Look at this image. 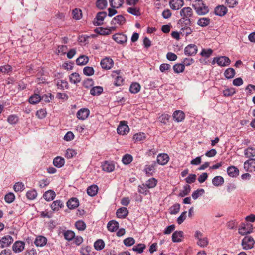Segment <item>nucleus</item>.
<instances>
[{
	"instance_id": "1",
	"label": "nucleus",
	"mask_w": 255,
	"mask_h": 255,
	"mask_svg": "<svg viewBox=\"0 0 255 255\" xmlns=\"http://www.w3.org/2000/svg\"><path fill=\"white\" fill-rule=\"evenodd\" d=\"M180 15L182 18L180 20L181 22H184L186 25H190L191 21L190 18L193 15V12L190 7L183 8L180 11Z\"/></svg>"
},
{
	"instance_id": "2",
	"label": "nucleus",
	"mask_w": 255,
	"mask_h": 255,
	"mask_svg": "<svg viewBox=\"0 0 255 255\" xmlns=\"http://www.w3.org/2000/svg\"><path fill=\"white\" fill-rule=\"evenodd\" d=\"M192 7L196 13L199 15H204L209 12V8L201 0H196L193 1Z\"/></svg>"
},
{
	"instance_id": "3",
	"label": "nucleus",
	"mask_w": 255,
	"mask_h": 255,
	"mask_svg": "<svg viewBox=\"0 0 255 255\" xmlns=\"http://www.w3.org/2000/svg\"><path fill=\"white\" fill-rule=\"evenodd\" d=\"M255 241L254 239L250 236H245L242 241L243 248L245 250L251 249L254 247Z\"/></svg>"
},
{
	"instance_id": "4",
	"label": "nucleus",
	"mask_w": 255,
	"mask_h": 255,
	"mask_svg": "<svg viewBox=\"0 0 255 255\" xmlns=\"http://www.w3.org/2000/svg\"><path fill=\"white\" fill-rule=\"evenodd\" d=\"M117 133L120 135H125L128 134L129 131V128L127 125V123L125 121H121L117 129Z\"/></svg>"
},
{
	"instance_id": "5",
	"label": "nucleus",
	"mask_w": 255,
	"mask_h": 255,
	"mask_svg": "<svg viewBox=\"0 0 255 255\" xmlns=\"http://www.w3.org/2000/svg\"><path fill=\"white\" fill-rule=\"evenodd\" d=\"M198 51L197 46L194 44H190L185 47L184 49V53L187 56H194Z\"/></svg>"
},
{
	"instance_id": "6",
	"label": "nucleus",
	"mask_w": 255,
	"mask_h": 255,
	"mask_svg": "<svg viewBox=\"0 0 255 255\" xmlns=\"http://www.w3.org/2000/svg\"><path fill=\"white\" fill-rule=\"evenodd\" d=\"M244 168L248 172L255 171V159L251 158L246 160L244 163Z\"/></svg>"
},
{
	"instance_id": "7",
	"label": "nucleus",
	"mask_w": 255,
	"mask_h": 255,
	"mask_svg": "<svg viewBox=\"0 0 255 255\" xmlns=\"http://www.w3.org/2000/svg\"><path fill=\"white\" fill-rule=\"evenodd\" d=\"M253 229L252 225L242 224L239 228L238 232L241 235H245L252 233Z\"/></svg>"
},
{
	"instance_id": "8",
	"label": "nucleus",
	"mask_w": 255,
	"mask_h": 255,
	"mask_svg": "<svg viewBox=\"0 0 255 255\" xmlns=\"http://www.w3.org/2000/svg\"><path fill=\"white\" fill-rule=\"evenodd\" d=\"M215 61H216L219 66L223 67L228 66L231 62L230 59L226 56H221L215 58L213 60V62Z\"/></svg>"
},
{
	"instance_id": "9",
	"label": "nucleus",
	"mask_w": 255,
	"mask_h": 255,
	"mask_svg": "<svg viewBox=\"0 0 255 255\" xmlns=\"http://www.w3.org/2000/svg\"><path fill=\"white\" fill-rule=\"evenodd\" d=\"M106 16L107 13L106 12L103 11L98 12L97 14L96 18L93 22L94 25L99 26L102 25L103 21Z\"/></svg>"
},
{
	"instance_id": "10",
	"label": "nucleus",
	"mask_w": 255,
	"mask_h": 255,
	"mask_svg": "<svg viewBox=\"0 0 255 255\" xmlns=\"http://www.w3.org/2000/svg\"><path fill=\"white\" fill-rule=\"evenodd\" d=\"M100 64L103 69L109 70L113 66L114 62L111 58L106 57L101 61Z\"/></svg>"
},
{
	"instance_id": "11",
	"label": "nucleus",
	"mask_w": 255,
	"mask_h": 255,
	"mask_svg": "<svg viewBox=\"0 0 255 255\" xmlns=\"http://www.w3.org/2000/svg\"><path fill=\"white\" fill-rule=\"evenodd\" d=\"M120 70L113 71L112 73V77L115 78V85L116 86H120L123 84L124 79L120 75Z\"/></svg>"
},
{
	"instance_id": "12",
	"label": "nucleus",
	"mask_w": 255,
	"mask_h": 255,
	"mask_svg": "<svg viewBox=\"0 0 255 255\" xmlns=\"http://www.w3.org/2000/svg\"><path fill=\"white\" fill-rule=\"evenodd\" d=\"M13 242V238L10 235L3 237L0 240V247L3 248L8 247Z\"/></svg>"
},
{
	"instance_id": "13",
	"label": "nucleus",
	"mask_w": 255,
	"mask_h": 255,
	"mask_svg": "<svg viewBox=\"0 0 255 255\" xmlns=\"http://www.w3.org/2000/svg\"><path fill=\"white\" fill-rule=\"evenodd\" d=\"M113 39L119 44H124L127 41V37L123 33H116L113 35Z\"/></svg>"
},
{
	"instance_id": "14",
	"label": "nucleus",
	"mask_w": 255,
	"mask_h": 255,
	"mask_svg": "<svg viewBox=\"0 0 255 255\" xmlns=\"http://www.w3.org/2000/svg\"><path fill=\"white\" fill-rule=\"evenodd\" d=\"M89 113V110L88 108H84L80 109L77 112L76 115L78 119L84 120L88 117Z\"/></svg>"
},
{
	"instance_id": "15",
	"label": "nucleus",
	"mask_w": 255,
	"mask_h": 255,
	"mask_svg": "<svg viewBox=\"0 0 255 255\" xmlns=\"http://www.w3.org/2000/svg\"><path fill=\"white\" fill-rule=\"evenodd\" d=\"M169 160V157L167 154L161 153L158 155L157 157V163L161 165H166Z\"/></svg>"
},
{
	"instance_id": "16",
	"label": "nucleus",
	"mask_w": 255,
	"mask_h": 255,
	"mask_svg": "<svg viewBox=\"0 0 255 255\" xmlns=\"http://www.w3.org/2000/svg\"><path fill=\"white\" fill-rule=\"evenodd\" d=\"M183 5V0H171L169 2L170 8L174 10L179 9Z\"/></svg>"
},
{
	"instance_id": "17",
	"label": "nucleus",
	"mask_w": 255,
	"mask_h": 255,
	"mask_svg": "<svg viewBox=\"0 0 255 255\" xmlns=\"http://www.w3.org/2000/svg\"><path fill=\"white\" fill-rule=\"evenodd\" d=\"M24 246L25 243L24 242L17 241L13 244L12 249L15 253H20L24 250Z\"/></svg>"
},
{
	"instance_id": "18",
	"label": "nucleus",
	"mask_w": 255,
	"mask_h": 255,
	"mask_svg": "<svg viewBox=\"0 0 255 255\" xmlns=\"http://www.w3.org/2000/svg\"><path fill=\"white\" fill-rule=\"evenodd\" d=\"M102 170L107 172H111L115 169V165L112 162L105 161L102 165Z\"/></svg>"
},
{
	"instance_id": "19",
	"label": "nucleus",
	"mask_w": 255,
	"mask_h": 255,
	"mask_svg": "<svg viewBox=\"0 0 255 255\" xmlns=\"http://www.w3.org/2000/svg\"><path fill=\"white\" fill-rule=\"evenodd\" d=\"M227 12V9L226 7L224 5H219L215 7L214 9L215 14L219 16H223Z\"/></svg>"
},
{
	"instance_id": "20",
	"label": "nucleus",
	"mask_w": 255,
	"mask_h": 255,
	"mask_svg": "<svg viewBox=\"0 0 255 255\" xmlns=\"http://www.w3.org/2000/svg\"><path fill=\"white\" fill-rule=\"evenodd\" d=\"M173 118L177 122L182 121L185 118L184 113L181 110H176L173 114Z\"/></svg>"
},
{
	"instance_id": "21",
	"label": "nucleus",
	"mask_w": 255,
	"mask_h": 255,
	"mask_svg": "<svg viewBox=\"0 0 255 255\" xmlns=\"http://www.w3.org/2000/svg\"><path fill=\"white\" fill-rule=\"evenodd\" d=\"M228 175L231 177H236L239 174V169L234 166H230L227 169Z\"/></svg>"
},
{
	"instance_id": "22",
	"label": "nucleus",
	"mask_w": 255,
	"mask_h": 255,
	"mask_svg": "<svg viewBox=\"0 0 255 255\" xmlns=\"http://www.w3.org/2000/svg\"><path fill=\"white\" fill-rule=\"evenodd\" d=\"M245 156L249 159L255 157V148L250 146L246 148L244 151Z\"/></svg>"
},
{
	"instance_id": "23",
	"label": "nucleus",
	"mask_w": 255,
	"mask_h": 255,
	"mask_svg": "<svg viewBox=\"0 0 255 255\" xmlns=\"http://www.w3.org/2000/svg\"><path fill=\"white\" fill-rule=\"evenodd\" d=\"M183 238V232L181 231H176L172 235V240L173 242H180Z\"/></svg>"
},
{
	"instance_id": "24",
	"label": "nucleus",
	"mask_w": 255,
	"mask_h": 255,
	"mask_svg": "<svg viewBox=\"0 0 255 255\" xmlns=\"http://www.w3.org/2000/svg\"><path fill=\"white\" fill-rule=\"evenodd\" d=\"M126 21V19L125 17L121 15H119L116 17H115L111 21V24L116 25L118 24L120 25H123Z\"/></svg>"
},
{
	"instance_id": "25",
	"label": "nucleus",
	"mask_w": 255,
	"mask_h": 255,
	"mask_svg": "<svg viewBox=\"0 0 255 255\" xmlns=\"http://www.w3.org/2000/svg\"><path fill=\"white\" fill-rule=\"evenodd\" d=\"M128 214V211L126 207H121L118 209L116 212L118 218H125Z\"/></svg>"
},
{
	"instance_id": "26",
	"label": "nucleus",
	"mask_w": 255,
	"mask_h": 255,
	"mask_svg": "<svg viewBox=\"0 0 255 255\" xmlns=\"http://www.w3.org/2000/svg\"><path fill=\"white\" fill-rule=\"evenodd\" d=\"M47 239L43 236H39L37 237L34 241V243L36 246L43 247L47 243Z\"/></svg>"
},
{
	"instance_id": "27",
	"label": "nucleus",
	"mask_w": 255,
	"mask_h": 255,
	"mask_svg": "<svg viewBox=\"0 0 255 255\" xmlns=\"http://www.w3.org/2000/svg\"><path fill=\"white\" fill-rule=\"evenodd\" d=\"M67 206L70 209H75L79 206V201L76 198H72L67 201Z\"/></svg>"
},
{
	"instance_id": "28",
	"label": "nucleus",
	"mask_w": 255,
	"mask_h": 255,
	"mask_svg": "<svg viewBox=\"0 0 255 255\" xmlns=\"http://www.w3.org/2000/svg\"><path fill=\"white\" fill-rule=\"evenodd\" d=\"M98 191V187L96 185H92L87 189V193L88 195L93 197L95 196Z\"/></svg>"
},
{
	"instance_id": "29",
	"label": "nucleus",
	"mask_w": 255,
	"mask_h": 255,
	"mask_svg": "<svg viewBox=\"0 0 255 255\" xmlns=\"http://www.w3.org/2000/svg\"><path fill=\"white\" fill-rule=\"evenodd\" d=\"M53 165L57 167L61 168L64 166L65 164L64 159L60 156L55 157L53 161Z\"/></svg>"
},
{
	"instance_id": "30",
	"label": "nucleus",
	"mask_w": 255,
	"mask_h": 255,
	"mask_svg": "<svg viewBox=\"0 0 255 255\" xmlns=\"http://www.w3.org/2000/svg\"><path fill=\"white\" fill-rule=\"evenodd\" d=\"M119 227V223L118 222L112 220L109 222L107 224L108 230L110 232H114L117 230Z\"/></svg>"
},
{
	"instance_id": "31",
	"label": "nucleus",
	"mask_w": 255,
	"mask_h": 255,
	"mask_svg": "<svg viewBox=\"0 0 255 255\" xmlns=\"http://www.w3.org/2000/svg\"><path fill=\"white\" fill-rule=\"evenodd\" d=\"M63 206V202L60 200L54 201L51 205V208L53 211H58Z\"/></svg>"
},
{
	"instance_id": "32",
	"label": "nucleus",
	"mask_w": 255,
	"mask_h": 255,
	"mask_svg": "<svg viewBox=\"0 0 255 255\" xmlns=\"http://www.w3.org/2000/svg\"><path fill=\"white\" fill-rule=\"evenodd\" d=\"M56 84L58 89L60 90H64V89H68V83L67 81L65 80H57Z\"/></svg>"
},
{
	"instance_id": "33",
	"label": "nucleus",
	"mask_w": 255,
	"mask_h": 255,
	"mask_svg": "<svg viewBox=\"0 0 255 255\" xmlns=\"http://www.w3.org/2000/svg\"><path fill=\"white\" fill-rule=\"evenodd\" d=\"M69 81L73 84H77L80 82L81 77L78 73H73L69 76Z\"/></svg>"
},
{
	"instance_id": "34",
	"label": "nucleus",
	"mask_w": 255,
	"mask_h": 255,
	"mask_svg": "<svg viewBox=\"0 0 255 255\" xmlns=\"http://www.w3.org/2000/svg\"><path fill=\"white\" fill-rule=\"evenodd\" d=\"M55 196V193L53 191L49 190L45 192V193L43 194V198L46 201H50L53 200Z\"/></svg>"
},
{
	"instance_id": "35",
	"label": "nucleus",
	"mask_w": 255,
	"mask_h": 255,
	"mask_svg": "<svg viewBox=\"0 0 255 255\" xmlns=\"http://www.w3.org/2000/svg\"><path fill=\"white\" fill-rule=\"evenodd\" d=\"M144 171L147 176H152L155 171V165L152 164L145 165Z\"/></svg>"
},
{
	"instance_id": "36",
	"label": "nucleus",
	"mask_w": 255,
	"mask_h": 255,
	"mask_svg": "<svg viewBox=\"0 0 255 255\" xmlns=\"http://www.w3.org/2000/svg\"><path fill=\"white\" fill-rule=\"evenodd\" d=\"M212 184L216 187L220 186L223 184L224 182V178L220 176H217L212 179Z\"/></svg>"
},
{
	"instance_id": "37",
	"label": "nucleus",
	"mask_w": 255,
	"mask_h": 255,
	"mask_svg": "<svg viewBox=\"0 0 255 255\" xmlns=\"http://www.w3.org/2000/svg\"><path fill=\"white\" fill-rule=\"evenodd\" d=\"M124 0H109L110 4L113 8H119L124 3Z\"/></svg>"
},
{
	"instance_id": "38",
	"label": "nucleus",
	"mask_w": 255,
	"mask_h": 255,
	"mask_svg": "<svg viewBox=\"0 0 255 255\" xmlns=\"http://www.w3.org/2000/svg\"><path fill=\"white\" fill-rule=\"evenodd\" d=\"M141 88L140 84L137 82L132 83L129 88V91L131 93L136 94L139 92Z\"/></svg>"
},
{
	"instance_id": "39",
	"label": "nucleus",
	"mask_w": 255,
	"mask_h": 255,
	"mask_svg": "<svg viewBox=\"0 0 255 255\" xmlns=\"http://www.w3.org/2000/svg\"><path fill=\"white\" fill-rule=\"evenodd\" d=\"M89 61V58L87 56L81 55L76 59V64L78 65H85Z\"/></svg>"
},
{
	"instance_id": "40",
	"label": "nucleus",
	"mask_w": 255,
	"mask_h": 255,
	"mask_svg": "<svg viewBox=\"0 0 255 255\" xmlns=\"http://www.w3.org/2000/svg\"><path fill=\"white\" fill-rule=\"evenodd\" d=\"M103 91V89L101 86H95L92 87L90 90V94L93 96H97L101 94Z\"/></svg>"
},
{
	"instance_id": "41",
	"label": "nucleus",
	"mask_w": 255,
	"mask_h": 255,
	"mask_svg": "<svg viewBox=\"0 0 255 255\" xmlns=\"http://www.w3.org/2000/svg\"><path fill=\"white\" fill-rule=\"evenodd\" d=\"M138 192L140 194L147 195L149 193L148 187L145 184H142L138 186Z\"/></svg>"
},
{
	"instance_id": "42",
	"label": "nucleus",
	"mask_w": 255,
	"mask_h": 255,
	"mask_svg": "<svg viewBox=\"0 0 255 255\" xmlns=\"http://www.w3.org/2000/svg\"><path fill=\"white\" fill-rule=\"evenodd\" d=\"M224 74L227 79H232L235 75V71L233 68H229L225 70Z\"/></svg>"
},
{
	"instance_id": "43",
	"label": "nucleus",
	"mask_w": 255,
	"mask_h": 255,
	"mask_svg": "<svg viewBox=\"0 0 255 255\" xmlns=\"http://www.w3.org/2000/svg\"><path fill=\"white\" fill-rule=\"evenodd\" d=\"M210 22V19L209 18H201L197 21V24L201 27H206L208 26Z\"/></svg>"
},
{
	"instance_id": "44",
	"label": "nucleus",
	"mask_w": 255,
	"mask_h": 255,
	"mask_svg": "<svg viewBox=\"0 0 255 255\" xmlns=\"http://www.w3.org/2000/svg\"><path fill=\"white\" fill-rule=\"evenodd\" d=\"M192 32V29L187 25L182 27L180 30V34L186 37L191 34Z\"/></svg>"
},
{
	"instance_id": "45",
	"label": "nucleus",
	"mask_w": 255,
	"mask_h": 255,
	"mask_svg": "<svg viewBox=\"0 0 255 255\" xmlns=\"http://www.w3.org/2000/svg\"><path fill=\"white\" fill-rule=\"evenodd\" d=\"M94 246L96 250L100 251L104 248L105 243L103 240L98 239L94 243Z\"/></svg>"
},
{
	"instance_id": "46",
	"label": "nucleus",
	"mask_w": 255,
	"mask_h": 255,
	"mask_svg": "<svg viewBox=\"0 0 255 255\" xmlns=\"http://www.w3.org/2000/svg\"><path fill=\"white\" fill-rule=\"evenodd\" d=\"M157 184V180L154 178H151L146 182V185L148 188H153Z\"/></svg>"
},
{
	"instance_id": "47",
	"label": "nucleus",
	"mask_w": 255,
	"mask_h": 255,
	"mask_svg": "<svg viewBox=\"0 0 255 255\" xmlns=\"http://www.w3.org/2000/svg\"><path fill=\"white\" fill-rule=\"evenodd\" d=\"M173 70L176 73H180L183 72L185 69L184 64H176L173 67Z\"/></svg>"
},
{
	"instance_id": "48",
	"label": "nucleus",
	"mask_w": 255,
	"mask_h": 255,
	"mask_svg": "<svg viewBox=\"0 0 255 255\" xmlns=\"http://www.w3.org/2000/svg\"><path fill=\"white\" fill-rule=\"evenodd\" d=\"M37 196V193L35 189L29 190L26 193V197L29 200H33L35 199Z\"/></svg>"
},
{
	"instance_id": "49",
	"label": "nucleus",
	"mask_w": 255,
	"mask_h": 255,
	"mask_svg": "<svg viewBox=\"0 0 255 255\" xmlns=\"http://www.w3.org/2000/svg\"><path fill=\"white\" fill-rule=\"evenodd\" d=\"M145 134L142 132L136 133L133 136V139L136 142L143 141L145 139Z\"/></svg>"
},
{
	"instance_id": "50",
	"label": "nucleus",
	"mask_w": 255,
	"mask_h": 255,
	"mask_svg": "<svg viewBox=\"0 0 255 255\" xmlns=\"http://www.w3.org/2000/svg\"><path fill=\"white\" fill-rule=\"evenodd\" d=\"M180 209V205L178 203H176L172 205L170 208H169V213L170 214H177Z\"/></svg>"
},
{
	"instance_id": "51",
	"label": "nucleus",
	"mask_w": 255,
	"mask_h": 255,
	"mask_svg": "<svg viewBox=\"0 0 255 255\" xmlns=\"http://www.w3.org/2000/svg\"><path fill=\"white\" fill-rule=\"evenodd\" d=\"M75 226L79 231H84L86 227L85 223L82 220H79L76 222Z\"/></svg>"
},
{
	"instance_id": "52",
	"label": "nucleus",
	"mask_w": 255,
	"mask_h": 255,
	"mask_svg": "<svg viewBox=\"0 0 255 255\" xmlns=\"http://www.w3.org/2000/svg\"><path fill=\"white\" fill-rule=\"evenodd\" d=\"M41 99V98L40 95L38 94H34L29 98V102L31 104H35L39 102Z\"/></svg>"
},
{
	"instance_id": "53",
	"label": "nucleus",
	"mask_w": 255,
	"mask_h": 255,
	"mask_svg": "<svg viewBox=\"0 0 255 255\" xmlns=\"http://www.w3.org/2000/svg\"><path fill=\"white\" fill-rule=\"evenodd\" d=\"M133 160L132 156L128 154H126L122 158V162L125 165L130 164Z\"/></svg>"
},
{
	"instance_id": "54",
	"label": "nucleus",
	"mask_w": 255,
	"mask_h": 255,
	"mask_svg": "<svg viewBox=\"0 0 255 255\" xmlns=\"http://www.w3.org/2000/svg\"><path fill=\"white\" fill-rule=\"evenodd\" d=\"M64 236L66 240L70 241L75 237V233L71 230H67L64 233Z\"/></svg>"
},
{
	"instance_id": "55",
	"label": "nucleus",
	"mask_w": 255,
	"mask_h": 255,
	"mask_svg": "<svg viewBox=\"0 0 255 255\" xmlns=\"http://www.w3.org/2000/svg\"><path fill=\"white\" fill-rule=\"evenodd\" d=\"M107 6V1L106 0H97L96 1V6L100 9H104Z\"/></svg>"
},
{
	"instance_id": "56",
	"label": "nucleus",
	"mask_w": 255,
	"mask_h": 255,
	"mask_svg": "<svg viewBox=\"0 0 255 255\" xmlns=\"http://www.w3.org/2000/svg\"><path fill=\"white\" fill-rule=\"evenodd\" d=\"M73 18L76 20H79L82 17V11L80 9H75L72 11Z\"/></svg>"
},
{
	"instance_id": "57",
	"label": "nucleus",
	"mask_w": 255,
	"mask_h": 255,
	"mask_svg": "<svg viewBox=\"0 0 255 255\" xmlns=\"http://www.w3.org/2000/svg\"><path fill=\"white\" fill-rule=\"evenodd\" d=\"M190 190L191 187L190 185L187 184L184 186L183 190L180 192L179 196L180 197H184L190 193Z\"/></svg>"
},
{
	"instance_id": "58",
	"label": "nucleus",
	"mask_w": 255,
	"mask_h": 255,
	"mask_svg": "<svg viewBox=\"0 0 255 255\" xmlns=\"http://www.w3.org/2000/svg\"><path fill=\"white\" fill-rule=\"evenodd\" d=\"M146 246L143 244H138L137 245L133 247V251L136 252L138 253H142Z\"/></svg>"
},
{
	"instance_id": "59",
	"label": "nucleus",
	"mask_w": 255,
	"mask_h": 255,
	"mask_svg": "<svg viewBox=\"0 0 255 255\" xmlns=\"http://www.w3.org/2000/svg\"><path fill=\"white\" fill-rule=\"evenodd\" d=\"M208 243L209 241L207 237H203L199 240L197 242V244L201 247H206L208 245Z\"/></svg>"
},
{
	"instance_id": "60",
	"label": "nucleus",
	"mask_w": 255,
	"mask_h": 255,
	"mask_svg": "<svg viewBox=\"0 0 255 255\" xmlns=\"http://www.w3.org/2000/svg\"><path fill=\"white\" fill-rule=\"evenodd\" d=\"M213 50L209 49H203L201 52L200 53V55L202 57H204L206 58H209L212 54Z\"/></svg>"
},
{
	"instance_id": "61",
	"label": "nucleus",
	"mask_w": 255,
	"mask_h": 255,
	"mask_svg": "<svg viewBox=\"0 0 255 255\" xmlns=\"http://www.w3.org/2000/svg\"><path fill=\"white\" fill-rule=\"evenodd\" d=\"M15 198L14 194L13 193L10 192L5 195L4 199L7 203H11L14 201Z\"/></svg>"
},
{
	"instance_id": "62",
	"label": "nucleus",
	"mask_w": 255,
	"mask_h": 255,
	"mask_svg": "<svg viewBox=\"0 0 255 255\" xmlns=\"http://www.w3.org/2000/svg\"><path fill=\"white\" fill-rule=\"evenodd\" d=\"M204 193L203 189H198L194 191L192 194V197L194 199H197L199 196H201Z\"/></svg>"
},
{
	"instance_id": "63",
	"label": "nucleus",
	"mask_w": 255,
	"mask_h": 255,
	"mask_svg": "<svg viewBox=\"0 0 255 255\" xmlns=\"http://www.w3.org/2000/svg\"><path fill=\"white\" fill-rule=\"evenodd\" d=\"M24 185L23 183L18 182L16 183L13 186V189L15 192H19L24 190Z\"/></svg>"
},
{
	"instance_id": "64",
	"label": "nucleus",
	"mask_w": 255,
	"mask_h": 255,
	"mask_svg": "<svg viewBox=\"0 0 255 255\" xmlns=\"http://www.w3.org/2000/svg\"><path fill=\"white\" fill-rule=\"evenodd\" d=\"M127 11L135 16H139L140 15L139 9L136 7H129Z\"/></svg>"
}]
</instances>
